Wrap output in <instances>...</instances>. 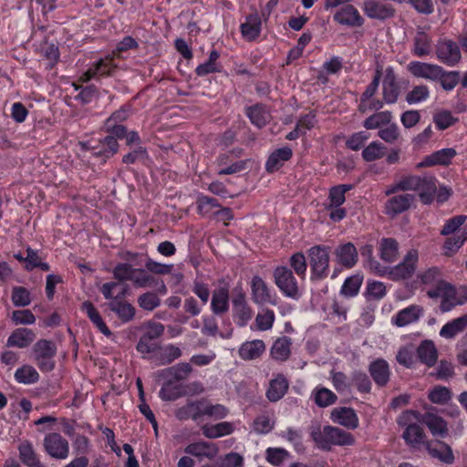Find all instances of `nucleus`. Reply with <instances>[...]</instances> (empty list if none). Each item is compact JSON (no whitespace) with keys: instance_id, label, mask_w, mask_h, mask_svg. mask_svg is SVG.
Listing matches in <instances>:
<instances>
[{"instance_id":"1","label":"nucleus","mask_w":467,"mask_h":467,"mask_svg":"<svg viewBox=\"0 0 467 467\" xmlns=\"http://www.w3.org/2000/svg\"><path fill=\"white\" fill-rule=\"evenodd\" d=\"M229 413L228 409L222 404H213L207 399L188 400L186 404L178 408L174 415L179 420H192L199 421L203 416L213 420H222Z\"/></svg>"},{"instance_id":"2","label":"nucleus","mask_w":467,"mask_h":467,"mask_svg":"<svg viewBox=\"0 0 467 467\" xmlns=\"http://www.w3.org/2000/svg\"><path fill=\"white\" fill-rule=\"evenodd\" d=\"M310 436L316 446L323 451H330L333 446H351L355 443L350 432L330 425L311 427Z\"/></svg>"},{"instance_id":"3","label":"nucleus","mask_w":467,"mask_h":467,"mask_svg":"<svg viewBox=\"0 0 467 467\" xmlns=\"http://www.w3.org/2000/svg\"><path fill=\"white\" fill-rule=\"evenodd\" d=\"M437 180L433 175H406L398 182V188L403 192H417L424 204L432 202L437 191Z\"/></svg>"},{"instance_id":"4","label":"nucleus","mask_w":467,"mask_h":467,"mask_svg":"<svg viewBox=\"0 0 467 467\" xmlns=\"http://www.w3.org/2000/svg\"><path fill=\"white\" fill-rule=\"evenodd\" d=\"M418 421L420 422V413L413 410L402 411L396 420L398 426L403 430L402 439L409 447L413 449H418L426 443L424 431Z\"/></svg>"},{"instance_id":"5","label":"nucleus","mask_w":467,"mask_h":467,"mask_svg":"<svg viewBox=\"0 0 467 467\" xmlns=\"http://www.w3.org/2000/svg\"><path fill=\"white\" fill-rule=\"evenodd\" d=\"M426 293L430 298H441L440 309L442 313L449 312L455 306L467 302V289L462 288L461 291H457L448 282H440L437 287L428 288Z\"/></svg>"},{"instance_id":"6","label":"nucleus","mask_w":467,"mask_h":467,"mask_svg":"<svg viewBox=\"0 0 467 467\" xmlns=\"http://www.w3.org/2000/svg\"><path fill=\"white\" fill-rule=\"evenodd\" d=\"M310 265V279L320 281L329 275L330 247L323 244L311 246L307 251Z\"/></svg>"},{"instance_id":"7","label":"nucleus","mask_w":467,"mask_h":467,"mask_svg":"<svg viewBox=\"0 0 467 467\" xmlns=\"http://www.w3.org/2000/svg\"><path fill=\"white\" fill-rule=\"evenodd\" d=\"M275 285L278 287L284 296L298 300L302 293L293 271L285 266H276L273 271Z\"/></svg>"},{"instance_id":"8","label":"nucleus","mask_w":467,"mask_h":467,"mask_svg":"<svg viewBox=\"0 0 467 467\" xmlns=\"http://www.w3.org/2000/svg\"><path fill=\"white\" fill-rule=\"evenodd\" d=\"M251 297L257 306H276L278 296L276 293L259 275H254L251 280Z\"/></svg>"},{"instance_id":"9","label":"nucleus","mask_w":467,"mask_h":467,"mask_svg":"<svg viewBox=\"0 0 467 467\" xmlns=\"http://www.w3.org/2000/svg\"><path fill=\"white\" fill-rule=\"evenodd\" d=\"M57 348L52 341L40 339L33 347V354L37 367L42 371H51L55 368L54 357Z\"/></svg>"},{"instance_id":"10","label":"nucleus","mask_w":467,"mask_h":467,"mask_svg":"<svg viewBox=\"0 0 467 467\" xmlns=\"http://www.w3.org/2000/svg\"><path fill=\"white\" fill-rule=\"evenodd\" d=\"M418 261V250L410 249L400 264L389 269V275L395 281L408 279L415 273Z\"/></svg>"},{"instance_id":"11","label":"nucleus","mask_w":467,"mask_h":467,"mask_svg":"<svg viewBox=\"0 0 467 467\" xmlns=\"http://www.w3.org/2000/svg\"><path fill=\"white\" fill-rule=\"evenodd\" d=\"M45 451L57 460H65L69 455L68 441L59 433L52 432L45 436L43 441Z\"/></svg>"},{"instance_id":"12","label":"nucleus","mask_w":467,"mask_h":467,"mask_svg":"<svg viewBox=\"0 0 467 467\" xmlns=\"http://www.w3.org/2000/svg\"><path fill=\"white\" fill-rule=\"evenodd\" d=\"M436 55L441 62L450 67L457 65L462 58L458 44L451 39H443L438 42Z\"/></svg>"},{"instance_id":"13","label":"nucleus","mask_w":467,"mask_h":467,"mask_svg":"<svg viewBox=\"0 0 467 467\" xmlns=\"http://www.w3.org/2000/svg\"><path fill=\"white\" fill-rule=\"evenodd\" d=\"M420 423L425 425L433 437L443 439L449 434L447 421L436 412L427 411L420 414Z\"/></svg>"},{"instance_id":"14","label":"nucleus","mask_w":467,"mask_h":467,"mask_svg":"<svg viewBox=\"0 0 467 467\" xmlns=\"http://www.w3.org/2000/svg\"><path fill=\"white\" fill-rule=\"evenodd\" d=\"M382 80V97L387 104H394L400 96V87L397 81V76L392 67H388L383 71Z\"/></svg>"},{"instance_id":"15","label":"nucleus","mask_w":467,"mask_h":467,"mask_svg":"<svg viewBox=\"0 0 467 467\" xmlns=\"http://www.w3.org/2000/svg\"><path fill=\"white\" fill-rule=\"evenodd\" d=\"M362 10L368 18L381 21L391 18L395 15V9L390 4L377 0L365 1Z\"/></svg>"},{"instance_id":"16","label":"nucleus","mask_w":467,"mask_h":467,"mask_svg":"<svg viewBox=\"0 0 467 467\" xmlns=\"http://www.w3.org/2000/svg\"><path fill=\"white\" fill-rule=\"evenodd\" d=\"M233 317L238 327H245L252 319L253 309L246 301L244 293L238 294L233 299Z\"/></svg>"},{"instance_id":"17","label":"nucleus","mask_w":467,"mask_h":467,"mask_svg":"<svg viewBox=\"0 0 467 467\" xmlns=\"http://www.w3.org/2000/svg\"><path fill=\"white\" fill-rule=\"evenodd\" d=\"M116 68L113 59L109 57H106L98 60L92 65L86 72L79 77V81L88 82L92 78L108 77L113 74Z\"/></svg>"},{"instance_id":"18","label":"nucleus","mask_w":467,"mask_h":467,"mask_svg":"<svg viewBox=\"0 0 467 467\" xmlns=\"http://www.w3.org/2000/svg\"><path fill=\"white\" fill-rule=\"evenodd\" d=\"M408 70L416 78L437 81L441 76V67L420 61H411L408 64Z\"/></svg>"},{"instance_id":"19","label":"nucleus","mask_w":467,"mask_h":467,"mask_svg":"<svg viewBox=\"0 0 467 467\" xmlns=\"http://www.w3.org/2000/svg\"><path fill=\"white\" fill-rule=\"evenodd\" d=\"M425 448L432 458L439 460L442 463L450 465L455 461L451 447L444 441H427Z\"/></svg>"},{"instance_id":"20","label":"nucleus","mask_w":467,"mask_h":467,"mask_svg":"<svg viewBox=\"0 0 467 467\" xmlns=\"http://www.w3.org/2000/svg\"><path fill=\"white\" fill-rule=\"evenodd\" d=\"M333 18L339 25L349 27H358L364 24V18L360 16L358 10L351 5L339 9Z\"/></svg>"},{"instance_id":"21","label":"nucleus","mask_w":467,"mask_h":467,"mask_svg":"<svg viewBox=\"0 0 467 467\" xmlns=\"http://www.w3.org/2000/svg\"><path fill=\"white\" fill-rule=\"evenodd\" d=\"M184 451L199 459L213 460L217 456L219 448L215 443L200 441L188 444Z\"/></svg>"},{"instance_id":"22","label":"nucleus","mask_w":467,"mask_h":467,"mask_svg":"<svg viewBox=\"0 0 467 467\" xmlns=\"http://www.w3.org/2000/svg\"><path fill=\"white\" fill-rule=\"evenodd\" d=\"M130 281L136 287L146 288L157 286V290L160 294L165 295L167 293V287L162 281L159 283L153 275L141 268H135Z\"/></svg>"},{"instance_id":"23","label":"nucleus","mask_w":467,"mask_h":467,"mask_svg":"<svg viewBox=\"0 0 467 467\" xmlns=\"http://www.w3.org/2000/svg\"><path fill=\"white\" fill-rule=\"evenodd\" d=\"M423 315V307L419 305H410L400 310L393 317L392 324L402 327L417 322Z\"/></svg>"},{"instance_id":"24","label":"nucleus","mask_w":467,"mask_h":467,"mask_svg":"<svg viewBox=\"0 0 467 467\" xmlns=\"http://www.w3.org/2000/svg\"><path fill=\"white\" fill-rule=\"evenodd\" d=\"M211 309L215 315H223L229 309V286L223 284L212 295Z\"/></svg>"},{"instance_id":"25","label":"nucleus","mask_w":467,"mask_h":467,"mask_svg":"<svg viewBox=\"0 0 467 467\" xmlns=\"http://www.w3.org/2000/svg\"><path fill=\"white\" fill-rule=\"evenodd\" d=\"M368 369L377 386L384 387L389 381V366L385 359L377 358L368 365Z\"/></svg>"},{"instance_id":"26","label":"nucleus","mask_w":467,"mask_h":467,"mask_svg":"<svg viewBox=\"0 0 467 467\" xmlns=\"http://www.w3.org/2000/svg\"><path fill=\"white\" fill-rule=\"evenodd\" d=\"M331 420L341 426L350 430L358 427V417L355 410L351 408H336L331 412Z\"/></svg>"},{"instance_id":"27","label":"nucleus","mask_w":467,"mask_h":467,"mask_svg":"<svg viewBox=\"0 0 467 467\" xmlns=\"http://www.w3.org/2000/svg\"><path fill=\"white\" fill-rule=\"evenodd\" d=\"M414 201V195L410 193L395 195L387 201L385 204L386 213L395 216L407 211Z\"/></svg>"},{"instance_id":"28","label":"nucleus","mask_w":467,"mask_h":467,"mask_svg":"<svg viewBox=\"0 0 467 467\" xmlns=\"http://www.w3.org/2000/svg\"><path fill=\"white\" fill-rule=\"evenodd\" d=\"M431 49V37L422 28H419L412 39L411 53L416 57H422L430 55Z\"/></svg>"},{"instance_id":"29","label":"nucleus","mask_w":467,"mask_h":467,"mask_svg":"<svg viewBox=\"0 0 467 467\" xmlns=\"http://www.w3.org/2000/svg\"><path fill=\"white\" fill-rule=\"evenodd\" d=\"M335 255L338 264L347 268L353 267L358 258V250L352 243L338 245L335 250Z\"/></svg>"},{"instance_id":"30","label":"nucleus","mask_w":467,"mask_h":467,"mask_svg":"<svg viewBox=\"0 0 467 467\" xmlns=\"http://www.w3.org/2000/svg\"><path fill=\"white\" fill-rule=\"evenodd\" d=\"M265 344L261 339H254L244 342L238 349V355L243 360H254L259 358L265 351Z\"/></svg>"},{"instance_id":"31","label":"nucleus","mask_w":467,"mask_h":467,"mask_svg":"<svg viewBox=\"0 0 467 467\" xmlns=\"http://www.w3.org/2000/svg\"><path fill=\"white\" fill-rule=\"evenodd\" d=\"M262 21L257 13H253L245 17L240 26L242 36L247 41L255 40L261 33Z\"/></svg>"},{"instance_id":"32","label":"nucleus","mask_w":467,"mask_h":467,"mask_svg":"<svg viewBox=\"0 0 467 467\" xmlns=\"http://www.w3.org/2000/svg\"><path fill=\"white\" fill-rule=\"evenodd\" d=\"M455 156L456 150L454 149H441L440 150L434 151L429 156H426L423 161L417 164V168L433 165H448Z\"/></svg>"},{"instance_id":"33","label":"nucleus","mask_w":467,"mask_h":467,"mask_svg":"<svg viewBox=\"0 0 467 467\" xmlns=\"http://www.w3.org/2000/svg\"><path fill=\"white\" fill-rule=\"evenodd\" d=\"M234 151L222 153L218 156L216 161L219 166H224L221 170H219V175H228L239 172L245 168L244 161H233V158L234 157Z\"/></svg>"},{"instance_id":"34","label":"nucleus","mask_w":467,"mask_h":467,"mask_svg":"<svg viewBox=\"0 0 467 467\" xmlns=\"http://www.w3.org/2000/svg\"><path fill=\"white\" fill-rule=\"evenodd\" d=\"M36 338L35 333L26 327L16 328L8 337L6 346L9 348H27Z\"/></svg>"},{"instance_id":"35","label":"nucleus","mask_w":467,"mask_h":467,"mask_svg":"<svg viewBox=\"0 0 467 467\" xmlns=\"http://www.w3.org/2000/svg\"><path fill=\"white\" fill-rule=\"evenodd\" d=\"M288 387L289 383L287 379L284 375L278 374L275 379L270 380L269 387L265 393L266 398L271 402H276L285 396Z\"/></svg>"},{"instance_id":"36","label":"nucleus","mask_w":467,"mask_h":467,"mask_svg":"<svg viewBox=\"0 0 467 467\" xmlns=\"http://www.w3.org/2000/svg\"><path fill=\"white\" fill-rule=\"evenodd\" d=\"M292 339L289 337L283 336L278 337L270 348V356L273 359L284 362L291 356Z\"/></svg>"},{"instance_id":"37","label":"nucleus","mask_w":467,"mask_h":467,"mask_svg":"<svg viewBox=\"0 0 467 467\" xmlns=\"http://www.w3.org/2000/svg\"><path fill=\"white\" fill-rule=\"evenodd\" d=\"M108 306L109 308L114 312L123 323L131 321L135 317V307L123 298L109 301Z\"/></svg>"},{"instance_id":"38","label":"nucleus","mask_w":467,"mask_h":467,"mask_svg":"<svg viewBox=\"0 0 467 467\" xmlns=\"http://www.w3.org/2000/svg\"><path fill=\"white\" fill-rule=\"evenodd\" d=\"M293 151L289 147H283L275 150L268 157L265 162V170L274 172L281 168L285 161L291 159Z\"/></svg>"},{"instance_id":"39","label":"nucleus","mask_w":467,"mask_h":467,"mask_svg":"<svg viewBox=\"0 0 467 467\" xmlns=\"http://www.w3.org/2000/svg\"><path fill=\"white\" fill-rule=\"evenodd\" d=\"M181 356L182 350L175 345L169 344L165 347L160 346L156 356H152V362L156 366H162L171 363Z\"/></svg>"},{"instance_id":"40","label":"nucleus","mask_w":467,"mask_h":467,"mask_svg":"<svg viewBox=\"0 0 467 467\" xmlns=\"http://www.w3.org/2000/svg\"><path fill=\"white\" fill-rule=\"evenodd\" d=\"M204 437L217 439L233 433L234 428L231 422L223 421L216 424H204L201 428Z\"/></svg>"},{"instance_id":"41","label":"nucleus","mask_w":467,"mask_h":467,"mask_svg":"<svg viewBox=\"0 0 467 467\" xmlns=\"http://www.w3.org/2000/svg\"><path fill=\"white\" fill-rule=\"evenodd\" d=\"M467 327V314L447 322L440 330L441 337L451 339Z\"/></svg>"},{"instance_id":"42","label":"nucleus","mask_w":467,"mask_h":467,"mask_svg":"<svg viewBox=\"0 0 467 467\" xmlns=\"http://www.w3.org/2000/svg\"><path fill=\"white\" fill-rule=\"evenodd\" d=\"M192 371V366L189 363L183 362L162 369L160 372V375L170 380L174 379L176 381H181L188 379Z\"/></svg>"},{"instance_id":"43","label":"nucleus","mask_w":467,"mask_h":467,"mask_svg":"<svg viewBox=\"0 0 467 467\" xmlns=\"http://www.w3.org/2000/svg\"><path fill=\"white\" fill-rule=\"evenodd\" d=\"M81 310L87 314L90 321L105 336L111 335L109 328L103 321L100 314L90 301H85L81 306Z\"/></svg>"},{"instance_id":"44","label":"nucleus","mask_w":467,"mask_h":467,"mask_svg":"<svg viewBox=\"0 0 467 467\" xmlns=\"http://www.w3.org/2000/svg\"><path fill=\"white\" fill-rule=\"evenodd\" d=\"M417 352L420 361L429 367L433 366L437 361L438 352L435 345L431 340L421 342Z\"/></svg>"},{"instance_id":"45","label":"nucleus","mask_w":467,"mask_h":467,"mask_svg":"<svg viewBox=\"0 0 467 467\" xmlns=\"http://www.w3.org/2000/svg\"><path fill=\"white\" fill-rule=\"evenodd\" d=\"M246 115L251 122L258 128L265 126L270 119L269 112L263 105L259 104L247 108Z\"/></svg>"},{"instance_id":"46","label":"nucleus","mask_w":467,"mask_h":467,"mask_svg":"<svg viewBox=\"0 0 467 467\" xmlns=\"http://www.w3.org/2000/svg\"><path fill=\"white\" fill-rule=\"evenodd\" d=\"M311 397L315 403L320 408H326L336 403L337 397L330 389L325 387H317L312 391Z\"/></svg>"},{"instance_id":"47","label":"nucleus","mask_w":467,"mask_h":467,"mask_svg":"<svg viewBox=\"0 0 467 467\" xmlns=\"http://www.w3.org/2000/svg\"><path fill=\"white\" fill-rule=\"evenodd\" d=\"M100 292L105 299L113 301L124 298L128 293V287L127 285L121 286L117 282H108L102 285Z\"/></svg>"},{"instance_id":"48","label":"nucleus","mask_w":467,"mask_h":467,"mask_svg":"<svg viewBox=\"0 0 467 467\" xmlns=\"http://www.w3.org/2000/svg\"><path fill=\"white\" fill-rule=\"evenodd\" d=\"M14 378L20 384L31 385L38 381L39 374L34 367L23 365L16 370Z\"/></svg>"},{"instance_id":"49","label":"nucleus","mask_w":467,"mask_h":467,"mask_svg":"<svg viewBox=\"0 0 467 467\" xmlns=\"http://www.w3.org/2000/svg\"><path fill=\"white\" fill-rule=\"evenodd\" d=\"M380 258L391 263L395 261L399 254L398 242L393 238H383L379 244Z\"/></svg>"},{"instance_id":"50","label":"nucleus","mask_w":467,"mask_h":467,"mask_svg":"<svg viewBox=\"0 0 467 467\" xmlns=\"http://www.w3.org/2000/svg\"><path fill=\"white\" fill-rule=\"evenodd\" d=\"M392 113L389 110L379 111L367 118L363 122V126L367 130H380L386 124H389V122L392 120Z\"/></svg>"},{"instance_id":"51","label":"nucleus","mask_w":467,"mask_h":467,"mask_svg":"<svg viewBox=\"0 0 467 467\" xmlns=\"http://www.w3.org/2000/svg\"><path fill=\"white\" fill-rule=\"evenodd\" d=\"M17 450L19 452L20 461L26 467H29L30 465L39 461V457L32 442L29 441H21L17 447Z\"/></svg>"},{"instance_id":"52","label":"nucleus","mask_w":467,"mask_h":467,"mask_svg":"<svg viewBox=\"0 0 467 467\" xmlns=\"http://www.w3.org/2000/svg\"><path fill=\"white\" fill-rule=\"evenodd\" d=\"M353 188L352 184H339L332 187L328 193L329 207L341 206L346 201V192Z\"/></svg>"},{"instance_id":"53","label":"nucleus","mask_w":467,"mask_h":467,"mask_svg":"<svg viewBox=\"0 0 467 467\" xmlns=\"http://www.w3.org/2000/svg\"><path fill=\"white\" fill-rule=\"evenodd\" d=\"M289 265L293 273H295L300 279H306L307 262L304 253L297 252L293 254L289 258Z\"/></svg>"},{"instance_id":"54","label":"nucleus","mask_w":467,"mask_h":467,"mask_svg":"<svg viewBox=\"0 0 467 467\" xmlns=\"http://www.w3.org/2000/svg\"><path fill=\"white\" fill-rule=\"evenodd\" d=\"M418 278L423 285L429 286L428 288L437 287L440 282H445L441 278V270L436 266L430 267L420 272L418 275Z\"/></svg>"},{"instance_id":"55","label":"nucleus","mask_w":467,"mask_h":467,"mask_svg":"<svg viewBox=\"0 0 467 467\" xmlns=\"http://www.w3.org/2000/svg\"><path fill=\"white\" fill-rule=\"evenodd\" d=\"M160 348V344L157 341L149 339L146 337H140L136 346V349L143 356L144 358H148L152 362V356H156Z\"/></svg>"},{"instance_id":"56","label":"nucleus","mask_w":467,"mask_h":467,"mask_svg":"<svg viewBox=\"0 0 467 467\" xmlns=\"http://www.w3.org/2000/svg\"><path fill=\"white\" fill-rule=\"evenodd\" d=\"M275 312L269 308H263L255 317V327L259 331L270 330L275 323Z\"/></svg>"},{"instance_id":"57","label":"nucleus","mask_w":467,"mask_h":467,"mask_svg":"<svg viewBox=\"0 0 467 467\" xmlns=\"http://www.w3.org/2000/svg\"><path fill=\"white\" fill-rule=\"evenodd\" d=\"M430 98V89L426 85L415 86L406 94V101L409 105L419 104Z\"/></svg>"},{"instance_id":"58","label":"nucleus","mask_w":467,"mask_h":467,"mask_svg":"<svg viewBox=\"0 0 467 467\" xmlns=\"http://www.w3.org/2000/svg\"><path fill=\"white\" fill-rule=\"evenodd\" d=\"M362 276L358 275L348 277L341 286L340 293L348 297L357 296L362 285Z\"/></svg>"},{"instance_id":"59","label":"nucleus","mask_w":467,"mask_h":467,"mask_svg":"<svg viewBox=\"0 0 467 467\" xmlns=\"http://www.w3.org/2000/svg\"><path fill=\"white\" fill-rule=\"evenodd\" d=\"M351 380L359 392H370L372 384L368 376L365 372L361 370L353 371L351 374Z\"/></svg>"},{"instance_id":"60","label":"nucleus","mask_w":467,"mask_h":467,"mask_svg":"<svg viewBox=\"0 0 467 467\" xmlns=\"http://www.w3.org/2000/svg\"><path fill=\"white\" fill-rule=\"evenodd\" d=\"M140 308L146 311H152L161 305V299L153 292H146L140 295L137 299Z\"/></svg>"},{"instance_id":"61","label":"nucleus","mask_w":467,"mask_h":467,"mask_svg":"<svg viewBox=\"0 0 467 467\" xmlns=\"http://www.w3.org/2000/svg\"><path fill=\"white\" fill-rule=\"evenodd\" d=\"M383 76V67L377 65L373 79L362 93V100H369L378 91L380 79Z\"/></svg>"},{"instance_id":"62","label":"nucleus","mask_w":467,"mask_h":467,"mask_svg":"<svg viewBox=\"0 0 467 467\" xmlns=\"http://www.w3.org/2000/svg\"><path fill=\"white\" fill-rule=\"evenodd\" d=\"M441 88L446 91L452 90L460 81V74L457 71L446 72L441 67V76L438 78Z\"/></svg>"},{"instance_id":"63","label":"nucleus","mask_w":467,"mask_h":467,"mask_svg":"<svg viewBox=\"0 0 467 467\" xmlns=\"http://www.w3.org/2000/svg\"><path fill=\"white\" fill-rule=\"evenodd\" d=\"M384 155V146L379 141H372L362 151V157L366 161H373Z\"/></svg>"},{"instance_id":"64","label":"nucleus","mask_w":467,"mask_h":467,"mask_svg":"<svg viewBox=\"0 0 467 467\" xmlns=\"http://www.w3.org/2000/svg\"><path fill=\"white\" fill-rule=\"evenodd\" d=\"M379 137L387 143H394L400 137L399 127L394 122H389L382 127L378 133Z\"/></svg>"}]
</instances>
